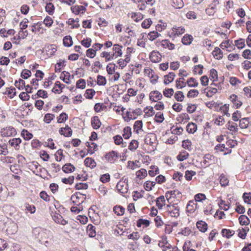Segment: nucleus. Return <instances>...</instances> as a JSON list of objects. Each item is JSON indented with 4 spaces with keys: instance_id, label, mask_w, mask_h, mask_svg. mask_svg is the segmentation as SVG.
I'll use <instances>...</instances> for the list:
<instances>
[{
    "instance_id": "f257e3e1",
    "label": "nucleus",
    "mask_w": 251,
    "mask_h": 251,
    "mask_svg": "<svg viewBox=\"0 0 251 251\" xmlns=\"http://www.w3.org/2000/svg\"><path fill=\"white\" fill-rule=\"evenodd\" d=\"M33 233L39 242L42 244L44 243L46 247H49L51 244L53 236L50 231L35 228L33 230Z\"/></svg>"
},
{
    "instance_id": "f03ea898",
    "label": "nucleus",
    "mask_w": 251,
    "mask_h": 251,
    "mask_svg": "<svg viewBox=\"0 0 251 251\" xmlns=\"http://www.w3.org/2000/svg\"><path fill=\"white\" fill-rule=\"evenodd\" d=\"M127 182L128 178L126 176H123L116 185L117 190L123 195L126 194L128 191Z\"/></svg>"
},
{
    "instance_id": "7ed1b4c3",
    "label": "nucleus",
    "mask_w": 251,
    "mask_h": 251,
    "mask_svg": "<svg viewBox=\"0 0 251 251\" xmlns=\"http://www.w3.org/2000/svg\"><path fill=\"white\" fill-rule=\"evenodd\" d=\"M166 210L168 214L172 217L176 218L179 215V208L177 204L167 205Z\"/></svg>"
},
{
    "instance_id": "20e7f679",
    "label": "nucleus",
    "mask_w": 251,
    "mask_h": 251,
    "mask_svg": "<svg viewBox=\"0 0 251 251\" xmlns=\"http://www.w3.org/2000/svg\"><path fill=\"white\" fill-rule=\"evenodd\" d=\"M0 134L2 137H11L16 135V129L12 126H7L2 128L0 130Z\"/></svg>"
},
{
    "instance_id": "39448f33",
    "label": "nucleus",
    "mask_w": 251,
    "mask_h": 251,
    "mask_svg": "<svg viewBox=\"0 0 251 251\" xmlns=\"http://www.w3.org/2000/svg\"><path fill=\"white\" fill-rule=\"evenodd\" d=\"M185 28L183 26H174L172 28V32L170 35V37L175 38L179 36L185 32Z\"/></svg>"
},
{
    "instance_id": "423d86ee",
    "label": "nucleus",
    "mask_w": 251,
    "mask_h": 251,
    "mask_svg": "<svg viewBox=\"0 0 251 251\" xmlns=\"http://www.w3.org/2000/svg\"><path fill=\"white\" fill-rule=\"evenodd\" d=\"M118 158L117 152L113 151L107 153L105 155V159L111 163H113Z\"/></svg>"
},
{
    "instance_id": "0eeeda50",
    "label": "nucleus",
    "mask_w": 251,
    "mask_h": 251,
    "mask_svg": "<svg viewBox=\"0 0 251 251\" xmlns=\"http://www.w3.org/2000/svg\"><path fill=\"white\" fill-rule=\"evenodd\" d=\"M162 98V94L158 91H152L150 93V100L154 102H157Z\"/></svg>"
},
{
    "instance_id": "6e6552de",
    "label": "nucleus",
    "mask_w": 251,
    "mask_h": 251,
    "mask_svg": "<svg viewBox=\"0 0 251 251\" xmlns=\"http://www.w3.org/2000/svg\"><path fill=\"white\" fill-rule=\"evenodd\" d=\"M150 59L152 62L158 63L161 60V55L158 51L153 50L150 54Z\"/></svg>"
},
{
    "instance_id": "1a4fd4ad",
    "label": "nucleus",
    "mask_w": 251,
    "mask_h": 251,
    "mask_svg": "<svg viewBox=\"0 0 251 251\" xmlns=\"http://www.w3.org/2000/svg\"><path fill=\"white\" fill-rule=\"evenodd\" d=\"M53 221L57 224L65 225L67 224V221L63 219L62 216L58 213H55L52 215Z\"/></svg>"
},
{
    "instance_id": "9d476101",
    "label": "nucleus",
    "mask_w": 251,
    "mask_h": 251,
    "mask_svg": "<svg viewBox=\"0 0 251 251\" xmlns=\"http://www.w3.org/2000/svg\"><path fill=\"white\" fill-rule=\"evenodd\" d=\"M22 140L20 138H15L9 140L8 143L9 145L14 148L15 150H19L20 148V144Z\"/></svg>"
},
{
    "instance_id": "9b49d317",
    "label": "nucleus",
    "mask_w": 251,
    "mask_h": 251,
    "mask_svg": "<svg viewBox=\"0 0 251 251\" xmlns=\"http://www.w3.org/2000/svg\"><path fill=\"white\" fill-rule=\"evenodd\" d=\"M122 46H120L118 44H115L113 47V53H112L114 59L117 58L119 56L122 55Z\"/></svg>"
},
{
    "instance_id": "f8f14e48",
    "label": "nucleus",
    "mask_w": 251,
    "mask_h": 251,
    "mask_svg": "<svg viewBox=\"0 0 251 251\" xmlns=\"http://www.w3.org/2000/svg\"><path fill=\"white\" fill-rule=\"evenodd\" d=\"M229 99L236 108H239L242 105V102L240 99L235 94L231 95Z\"/></svg>"
},
{
    "instance_id": "ddd939ff",
    "label": "nucleus",
    "mask_w": 251,
    "mask_h": 251,
    "mask_svg": "<svg viewBox=\"0 0 251 251\" xmlns=\"http://www.w3.org/2000/svg\"><path fill=\"white\" fill-rule=\"evenodd\" d=\"M215 159V157L213 155L210 154H206L204 156L203 163L206 166H209L214 163Z\"/></svg>"
},
{
    "instance_id": "4468645a",
    "label": "nucleus",
    "mask_w": 251,
    "mask_h": 251,
    "mask_svg": "<svg viewBox=\"0 0 251 251\" xmlns=\"http://www.w3.org/2000/svg\"><path fill=\"white\" fill-rule=\"evenodd\" d=\"M197 204L194 201H190L186 206L187 212L193 213L197 209Z\"/></svg>"
},
{
    "instance_id": "2eb2a0df",
    "label": "nucleus",
    "mask_w": 251,
    "mask_h": 251,
    "mask_svg": "<svg viewBox=\"0 0 251 251\" xmlns=\"http://www.w3.org/2000/svg\"><path fill=\"white\" fill-rule=\"evenodd\" d=\"M190 119L189 116L187 113H181L176 118V121L180 124H185Z\"/></svg>"
},
{
    "instance_id": "dca6fc26",
    "label": "nucleus",
    "mask_w": 251,
    "mask_h": 251,
    "mask_svg": "<svg viewBox=\"0 0 251 251\" xmlns=\"http://www.w3.org/2000/svg\"><path fill=\"white\" fill-rule=\"evenodd\" d=\"M226 128L230 131L232 132V134L235 133L238 131L237 124L233 122H228L226 125Z\"/></svg>"
},
{
    "instance_id": "f3484780",
    "label": "nucleus",
    "mask_w": 251,
    "mask_h": 251,
    "mask_svg": "<svg viewBox=\"0 0 251 251\" xmlns=\"http://www.w3.org/2000/svg\"><path fill=\"white\" fill-rule=\"evenodd\" d=\"M160 46L163 48L168 49L169 50H173L175 48V45L171 43L168 40H162L160 42Z\"/></svg>"
},
{
    "instance_id": "a211bd4d",
    "label": "nucleus",
    "mask_w": 251,
    "mask_h": 251,
    "mask_svg": "<svg viewBox=\"0 0 251 251\" xmlns=\"http://www.w3.org/2000/svg\"><path fill=\"white\" fill-rule=\"evenodd\" d=\"M59 133L65 137H70L72 135V130L68 126H66L59 129Z\"/></svg>"
},
{
    "instance_id": "6ab92c4d",
    "label": "nucleus",
    "mask_w": 251,
    "mask_h": 251,
    "mask_svg": "<svg viewBox=\"0 0 251 251\" xmlns=\"http://www.w3.org/2000/svg\"><path fill=\"white\" fill-rule=\"evenodd\" d=\"M91 125L93 128L97 129L101 125V122L98 116H94L91 119Z\"/></svg>"
},
{
    "instance_id": "aec40b11",
    "label": "nucleus",
    "mask_w": 251,
    "mask_h": 251,
    "mask_svg": "<svg viewBox=\"0 0 251 251\" xmlns=\"http://www.w3.org/2000/svg\"><path fill=\"white\" fill-rule=\"evenodd\" d=\"M67 24L71 26V28H78L80 26L78 18H70L67 21Z\"/></svg>"
},
{
    "instance_id": "412c9836",
    "label": "nucleus",
    "mask_w": 251,
    "mask_h": 251,
    "mask_svg": "<svg viewBox=\"0 0 251 251\" xmlns=\"http://www.w3.org/2000/svg\"><path fill=\"white\" fill-rule=\"evenodd\" d=\"M155 201L156 205L159 209H161L166 204L165 199L164 196H161L157 198Z\"/></svg>"
},
{
    "instance_id": "4be33fe9",
    "label": "nucleus",
    "mask_w": 251,
    "mask_h": 251,
    "mask_svg": "<svg viewBox=\"0 0 251 251\" xmlns=\"http://www.w3.org/2000/svg\"><path fill=\"white\" fill-rule=\"evenodd\" d=\"M71 75L69 72L63 71L61 75L60 78L66 83L70 84L71 83L70 78Z\"/></svg>"
},
{
    "instance_id": "5701e85b",
    "label": "nucleus",
    "mask_w": 251,
    "mask_h": 251,
    "mask_svg": "<svg viewBox=\"0 0 251 251\" xmlns=\"http://www.w3.org/2000/svg\"><path fill=\"white\" fill-rule=\"evenodd\" d=\"M85 10V7L82 5H75L71 7L72 12L76 15L79 14L80 13H83Z\"/></svg>"
},
{
    "instance_id": "b1692460",
    "label": "nucleus",
    "mask_w": 251,
    "mask_h": 251,
    "mask_svg": "<svg viewBox=\"0 0 251 251\" xmlns=\"http://www.w3.org/2000/svg\"><path fill=\"white\" fill-rule=\"evenodd\" d=\"M196 225L197 228L202 232H205L207 230V225L204 221H198Z\"/></svg>"
},
{
    "instance_id": "393cba45",
    "label": "nucleus",
    "mask_w": 251,
    "mask_h": 251,
    "mask_svg": "<svg viewBox=\"0 0 251 251\" xmlns=\"http://www.w3.org/2000/svg\"><path fill=\"white\" fill-rule=\"evenodd\" d=\"M193 40V37L189 34H185L181 39V42L185 45H189L191 44Z\"/></svg>"
},
{
    "instance_id": "a878e982",
    "label": "nucleus",
    "mask_w": 251,
    "mask_h": 251,
    "mask_svg": "<svg viewBox=\"0 0 251 251\" xmlns=\"http://www.w3.org/2000/svg\"><path fill=\"white\" fill-rule=\"evenodd\" d=\"M64 87V85L63 84H61L60 81H57L55 82V86L52 91L55 93L59 94L62 91Z\"/></svg>"
},
{
    "instance_id": "bb28decb",
    "label": "nucleus",
    "mask_w": 251,
    "mask_h": 251,
    "mask_svg": "<svg viewBox=\"0 0 251 251\" xmlns=\"http://www.w3.org/2000/svg\"><path fill=\"white\" fill-rule=\"evenodd\" d=\"M197 130V126L194 123H189L186 126V130L189 133L193 134Z\"/></svg>"
},
{
    "instance_id": "cd10ccee",
    "label": "nucleus",
    "mask_w": 251,
    "mask_h": 251,
    "mask_svg": "<svg viewBox=\"0 0 251 251\" xmlns=\"http://www.w3.org/2000/svg\"><path fill=\"white\" fill-rule=\"evenodd\" d=\"M175 77V74L173 72H170L168 75L164 76V83L167 85L172 82Z\"/></svg>"
},
{
    "instance_id": "c85d7f7f",
    "label": "nucleus",
    "mask_w": 251,
    "mask_h": 251,
    "mask_svg": "<svg viewBox=\"0 0 251 251\" xmlns=\"http://www.w3.org/2000/svg\"><path fill=\"white\" fill-rule=\"evenodd\" d=\"M75 170V167L71 163L65 164L62 167V170L65 173H70Z\"/></svg>"
},
{
    "instance_id": "c756f323",
    "label": "nucleus",
    "mask_w": 251,
    "mask_h": 251,
    "mask_svg": "<svg viewBox=\"0 0 251 251\" xmlns=\"http://www.w3.org/2000/svg\"><path fill=\"white\" fill-rule=\"evenodd\" d=\"M85 165L91 168H94L96 166V163L94 159L90 157H87L84 160Z\"/></svg>"
},
{
    "instance_id": "7c9ffc66",
    "label": "nucleus",
    "mask_w": 251,
    "mask_h": 251,
    "mask_svg": "<svg viewBox=\"0 0 251 251\" xmlns=\"http://www.w3.org/2000/svg\"><path fill=\"white\" fill-rule=\"evenodd\" d=\"M86 145L87 147H88V151L90 154L93 153L94 152V151L97 148V144L93 142L92 141L87 142L86 143Z\"/></svg>"
},
{
    "instance_id": "2f4dec72",
    "label": "nucleus",
    "mask_w": 251,
    "mask_h": 251,
    "mask_svg": "<svg viewBox=\"0 0 251 251\" xmlns=\"http://www.w3.org/2000/svg\"><path fill=\"white\" fill-rule=\"evenodd\" d=\"M220 183L222 187H226L228 185L229 180L224 174H221L219 177Z\"/></svg>"
},
{
    "instance_id": "473e14b6",
    "label": "nucleus",
    "mask_w": 251,
    "mask_h": 251,
    "mask_svg": "<svg viewBox=\"0 0 251 251\" xmlns=\"http://www.w3.org/2000/svg\"><path fill=\"white\" fill-rule=\"evenodd\" d=\"M125 59H120L118 61V64L121 69H123L125 67L127 64L130 61V58L127 56H124Z\"/></svg>"
},
{
    "instance_id": "72a5a7b5",
    "label": "nucleus",
    "mask_w": 251,
    "mask_h": 251,
    "mask_svg": "<svg viewBox=\"0 0 251 251\" xmlns=\"http://www.w3.org/2000/svg\"><path fill=\"white\" fill-rule=\"evenodd\" d=\"M212 54L217 59H220L223 57V52L218 47L215 48L214 50L212 51Z\"/></svg>"
},
{
    "instance_id": "f704fd0d",
    "label": "nucleus",
    "mask_w": 251,
    "mask_h": 251,
    "mask_svg": "<svg viewBox=\"0 0 251 251\" xmlns=\"http://www.w3.org/2000/svg\"><path fill=\"white\" fill-rule=\"evenodd\" d=\"M239 221L240 225H241L242 226L248 225H249V224L250 223V219L248 218V217L247 216H246L245 215H241L239 217Z\"/></svg>"
},
{
    "instance_id": "c9c22d12",
    "label": "nucleus",
    "mask_w": 251,
    "mask_h": 251,
    "mask_svg": "<svg viewBox=\"0 0 251 251\" xmlns=\"http://www.w3.org/2000/svg\"><path fill=\"white\" fill-rule=\"evenodd\" d=\"M160 35V34L158 33V32L157 31H152L150 32L148 34L147 37L149 39V40L152 41L155 39H156L157 37H159Z\"/></svg>"
},
{
    "instance_id": "e433bc0d",
    "label": "nucleus",
    "mask_w": 251,
    "mask_h": 251,
    "mask_svg": "<svg viewBox=\"0 0 251 251\" xmlns=\"http://www.w3.org/2000/svg\"><path fill=\"white\" fill-rule=\"evenodd\" d=\"M131 135V129L129 126H126L123 129V137L125 139H127Z\"/></svg>"
},
{
    "instance_id": "4c0bfd02",
    "label": "nucleus",
    "mask_w": 251,
    "mask_h": 251,
    "mask_svg": "<svg viewBox=\"0 0 251 251\" xmlns=\"http://www.w3.org/2000/svg\"><path fill=\"white\" fill-rule=\"evenodd\" d=\"M113 211L117 215H123L125 213V208L121 205H116L114 207Z\"/></svg>"
},
{
    "instance_id": "58836bf2",
    "label": "nucleus",
    "mask_w": 251,
    "mask_h": 251,
    "mask_svg": "<svg viewBox=\"0 0 251 251\" xmlns=\"http://www.w3.org/2000/svg\"><path fill=\"white\" fill-rule=\"evenodd\" d=\"M136 175L137 178L139 179H143L147 176V172L146 169H141L136 173Z\"/></svg>"
},
{
    "instance_id": "ea45409f",
    "label": "nucleus",
    "mask_w": 251,
    "mask_h": 251,
    "mask_svg": "<svg viewBox=\"0 0 251 251\" xmlns=\"http://www.w3.org/2000/svg\"><path fill=\"white\" fill-rule=\"evenodd\" d=\"M87 232L90 237H95L96 236L95 227L92 225H89L87 226Z\"/></svg>"
},
{
    "instance_id": "a19ab883",
    "label": "nucleus",
    "mask_w": 251,
    "mask_h": 251,
    "mask_svg": "<svg viewBox=\"0 0 251 251\" xmlns=\"http://www.w3.org/2000/svg\"><path fill=\"white\" fill-rule=\"evenodd\" d=\"M139 143L136 140H132L129 143L128 149L132 151H135L138 147Z\"/></svg>"
},
{
    "instance_id": "79ce46f5",
    "label": "nucleus",
    "mask_w": 251,
    "mask_h": 251,
    "mask_svg": "<svg viewBox=\"0 0 251 251\" xmlns=\"http://www.w3.org/2000/svg\"><path fill=\"white\" fill-rule=\"evenodd\" d=\"M189 156V153L185 151H181L179 154L177 156V159L180 161H183L186 159Z\"/></svg>"
},
{
    "instance_id": "37998d69",
    "label": "nucleus",
    "mask_w": 251,
    "mask_h": 251,
    "mask_svg": "<svg viewBox=\"0 0 251 251\" xmlns=\"http://www.w3.org/2000/svg\"><path fill=\"white\" fill-rule=\"evenodd\" d=\"M249 124V120L247 118L241 119L239 121V126L242 129L247 128Z\"/></svg>"
},
{
    "instance_id": "c03bdc74",
    "label": "nucleus",
    "mask_w": 251,
    "mask_h": 251,
    "mask_svg": "<svg viewBox=\"0 0 251 251\" xmlns=\"http://www.w3.org/2000/svg\"><path fill=\"white\" fill-rule=\"evenodd\" d=\"M150 221L145 219H139L137 222V226L138 227H141L144 226V227H147L150 225Z\"/></svg>"
},
{
    "instance_id": "a18cd8bd",
    "label": "nucleus",
    "mask_w": 251,
    "mask_h": 251,
    "mask_svg": "<svg viewBox=\"0 0 251 251\" xmlns=\"http://www.w3.org/2000/svg\"><path fill=\"white\" fill-rule=\"evenodd\" d=\"M155 138V135L154 134L149 133L146 136V138L145 139V142L146 144H147L148 145H152V144L153 143V141H151V140L152 139L154 140Z\"/></svg>"
},
{
    "instance_id": "49530a36",
    "label": "nucleus",
    "mask_w": 251,
    "mask_h": 251,
    "mask_svg": "<svg viewBox=\"0 0 251 251\" xmlns=\"http://www.w3.org/2000/svg\"><path fill=\"white\" fill-rule=\"evenodd\" d=\"M15 86L19 90H23L25 87V81L20 78L18 80H16L15 82Z\"/></svg>"
},
{
    "instance_id": "de8ad7c7",
    "label": "nucleus",
    "mask_w": 251,
    "mask_h": 251,
    "mask_svg": "<svg viewBox=\"0 0 251 251\" xmlns=\"http://www.w3.org/2000/svg\"><path fill=\"white\" fill-rule=\"evenodd\" d=\"M156 183L154 181H147L145 182L144 186L146 191H149L152 190Z\"/></svg>"
},
{
    "instance_id": "09e8293b",
    "label": "nucleus",
    "mask_w": 251,
    "mask_h": 251,
    "mask_svg": "<svg viewBox=\"0 0 251 251\" xmlns=\"http://www.w3.org/2000/svg\"><path fill=\"white\" fill-rule=\"evenodd\" d=\"M143 127V122L141 120L135 121L134 124V129L136 133H139V131L141 130Z\"/></svg>"
},
{
    "instance_id": "8fccbe9b",
    "label": "nucleus",
    "mask_w": 251,
    "mask_h": 251,
    "mask_svg": "<svg viewBox=\"0 0 251 251\" xmlns=\"http://www.w3.org/2000/svg\"><path fill=\"white\" fill-rule=\"evenodd\" d=\"M222 233L223 236L226 237L227 238L231 237L235 233L234 231L231 230L227 229H223L222 230Z\"/></svg>"
},
{
    "instance_id": "3c124183",
    "label": "nucleus",
    "mask_w": 251,
    "mask_h": 251,
    "mask_svg": "<svg viewBox=\"0 0 251 251\" xmlns=\"http://www.w3.org/2000/svg\"><path fill=\"white\" fill-rule=\"evenodd\" d=\"M21 135L25 140H29L33 137V135L26 129L23 130Z\"/></svg>"
},
{
    "instance_id": "603ef678",
    "label": "nucleus",
    "mask_w": 251,
    "mask_h": 251,
    "mask_svg": "<svg viewBox=\"0 0 251 251\" xmlns=\"http://www.w3.org/2000/svg\"><path fill=\"white\" fill-rule=\"evenodd\" d=\"M46 11L50 15H53L54 11V6L52 3L49 2L46 6Z\"/></svg>"
},
{
    "instance_id": "864d4df0",
    "label": "nucleus",
    "mask_w": 251,
    "mask_h": 251,
    "mask_svg": "<svg viewBox=\"0 0 251 251\" xmlns=\"http://www.w3.org/2000/svg\"><path fill=\"white\" fill-rule=\"evenodd\" d=\"M131 17L136 22H139L143 18V15L140 13H132Z\"/></svg>"
},
{
    "instance_id": "5fc2aeb1",
    "label": "nucleus",
    "mask_w": 251,
    "mask_h": 251,
    "mask_svg": "<svg viewBox=\"0 0 251 251\" xmlns=\"http://www.w3.org/2000/svg\"><path fill=\"white\" fill-rule=\"evenodd\" d=\"M159 169L155 166H151V170L149 171V174L151 176H154L159 174Z\"/></svg>"
},
{
    "instance_id": "6e6d98bb",
    "label": "nucleus",
    "mask_w": 251,
    "mask_h": 251,
    "mask_svg": "<svg viewBox=\"0 0 251 251\" xmlns=\"http://www.w3.org/2000/svg\"><path fill=\"white\" fill-rule=\"evenodd\" d=\"M63 44L66 47H70L73 45V41L70 36H66L63 39Z\"/></svg>"
},
{
    "instance_id": "4d7b16f0",
    "label": "nucleus",
    "mask_w": 251,
    "mask_h": 251,
    "mask_svg": "<svg viewBox=\"0 0 251 251\" xmlns=\"http://www.w3.org/2000/svg\"><path fill=\"white\" fill-rule=\"evenodd\" d=\"M79 195L80 196L81 194L76 193V194L73 195L71 198V200L72 202L77 205L80 204V202L78 201V199H79Z\"/></svg>"
},
{
    "instance_id": "13d9d810",
    "label": "nucleus",
    "mask_w": 251,
    "mask_h": 251,
    "mask_svg": "<svg viewBox=\"0 0 251 251\" xmlns=\"http://www.w3.org/2000/svg\"><path fill=\"white\" fill-rule=\"evenodd\" d=\"M173 6L176 8H181L183 7L184 3L182 0H173Z\"/></svg>"
},
{
    "instance_id": "bf43d9fd",
    "label": "nucleus",
    "mask_w": 251,
    "mask_h": 251,
    "mask_svg": "<svg viewBox=\"0 0 251 251\" xmlns=\"http://www.w3.org/2000/svg\"><path fill=\"white\" fill-rule=\"evenodd\" d=\"M187 83L189 87H196L198 85V82L195 78L191 77L187 80Z\"/></svg>"
},
{
    "instance_id": "052dcab7",
    "label": "nucleus",
    "mask_w": 251,
    "mask_h": 251,
    "mask_svg": "<svg viewBox=\"0 0 251 251\" xmlns=\"http://www.w3.org/2000/svg\"><path fill=\"white\" fill-rule=\"evenodd\" d=\"M146 115L149 117L152 116L155 114V111L152 106H147L144 109Z\"/></svg>"
},
{
    "instance_id": "680f3d73",
    "label": "nucleus",
    "mask_w": 251,
    "mask_h": 251,
    "mask_svg": "<svg viewBox=\"0 0 251 251\" xmlns=\"http://www.w3.org/2000/svg\"><path fill=\"white\" fill-rule=\"evenodd\" d=\"M97 192L99 195L104 196L106 194L107 190L103 185H101L99 187Z\"/></svg>"
},
{
    "instance_id": "e2e57ef3",
    "label": "nucleus",
    "mask_w": 251,
    "mask_h": 251,
    "mask_svg": "<svg viewBox=\"0 0 251 251\" xmlns=\"http://www.w3.org/2000/svg\"><path fill=\"white\" fill-rule=\"evenodd\" d=\"M100 56L101 57L105 58L106 61H109L110 60L114 59L112 53H111L110 52L103 51L101 53Z\"/></svg>"
},
{
    "instance_id": "0e129e2a",
    "label": "nucleus",
    "mask_w": 251,
    "mask_h": 251,
    "mask_svg": "<svg viewBox=\"0 0 251 251\" xmlns=\"http://www.w3.org/2000/svg\"><path fill=\"white\" fill-rule=\"evenodd\" d=\"M106 83V79L103 76L99 75L97 76V84L99 85H105Z\"/></svg>"
},
{
    "instance_id": "69168bd1",
    "label": "nucleus",
    "mask_w": 251,
    "mask_h": 251,
    "mask_svg": "<svg viewBox=\"0 0 251 251\" xmlns=\"http://www.w3.org/2000/svg\"><path fill=\"white\" fill-rule=\"evenodd\" d=\"M163 95L167 98H171L174 94V90L172 88H166L163 92Z\"/></svg>"
},
{
    "instance_id": "338daca9",
    "label": "nucleus",
    "mask_w": 251,
    "mask_h": 251,
    "mask_svg": "<svg viewBox=\"0 0 251 251\" xmlns=\"http://www.w3.org/2000/svg\"><path fill=\"white\" fill-rule=\"evenodd\" d=\"M95 94V91L93 89H87L84 94L86 98L91 99Z\"/></svg>"
},
{
    "instance_id": "774afa93",
    "label": "nucleus",
    "mask_w": 251,
    "mask_h": 251,
    "mask_svg": "<svg viewBox=\"0 0 251 251\" xmlns=\"http://www.w3.org/2000/svg\"><path fill=\"white\" fill-rule=\"evenodd\" d=\"M175 98L178 101H182L184 99V95L181 91H177L175 94Z\"/></svg>"
}]
</instances>
